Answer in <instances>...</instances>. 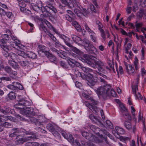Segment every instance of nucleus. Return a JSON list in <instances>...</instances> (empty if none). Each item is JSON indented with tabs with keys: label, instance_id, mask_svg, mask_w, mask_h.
I'll return each mask as SVG.
<instances>
[{
	"label": "nucleus",
	"instance_id": "1",
	"mask_svg": "<svg viewBox=\"0 0 146 146\" xmlns=\"http://www.w3.org/2000/svg\"><path fill=\"white\" fill-rule=\"evenodd\" d=\"M96 74L100 76L98 77V79L102 84L104 86L98 88L95 90L99 97H102L103 99H105L110 95V91L111 86L108 84L106 80H108V78L105 75L97 71H96Z\"/></svg>",
	"mask_w": 146,
	"mask_h": 146
},
{
	"label": "nucleus",
	"instance_id": "2",
	"mask_svg": "<svg viewBox=\"0 0 146 146\" xmlns=\"http://www.w3.org/2000/svg\"><path fill=\"white\" fill-rule=\"evenodd\" d=\"M84 62L88 65L94 68H98V71L101 72L103 71L104 68V63L100 60H96V58L91 55L85 54L83 55Z\"/></svg>",
	"mask_w": 146,
	"mask_h": 146
},
{
	"label": "nucleus",
	"instance_id": "3",
	"mask_svg": "<svg viewBox=\"0 0 146 146\" xmlns=\"http://www.w3.org/2000/svg\"><path fill=\"white\" fill-rule=\"evenodd\" d=\"M53 2L48 1L46 2V5L44 8L45 10L44 11H42V13L44 15L45 14V12H46L45 15V16H48V13H49L50 15H51V13L50 12V10L52 11L54 13H56L57 12V10L53 5Z\"/></svg>",
	"mask_w": 146,
	"mask_h": 146
},
{
	"label": "nucleus",
	"instance_id": "4",
	"mask_svg": "<svg viewBox=\"0 0 146 146\" xmlns=\"http://www.w3.org/2000/svg\"><path fill=\"white\" fill-rule=\"evenodd\" d=\"M10 39L9 36L7 35L4 34L2 35V39L0 40V46L2 49L10 48V46L7 45L10 41Z\"/></svg>",
	"mask_w": 146,
	"mask_h": 146
},
{
	"label": "nucleus",
	"instance_id": "5",
	"mask_svg": "<svg viewBox=\"0 0 146 146\" xmlns=\"http://www.w3.org/2000/svg\"><path fill=\"white\" fill-rule=\"evenodd\" d=\"M23 129V131L24 133H25L26 135H31L30 136L25 137L26 142L28 141H32V140L36 139L35 133L31 131H27L25 129Z\"/></svg>",
	"mask_w": 146,
	"mask_h": 146
},
{
	"label": "nucleus",
	"instance_id": "6",
	"mask_svg": "<svg viewBox=\"0 0 146 146\" xmlns=\"http://www.w3.org/2000/svg\"><path fill=\"white\" fill-rule=\"evenodd\" d=\"M24 111V114L27 116L30 117L31 116H36L37 113L35 112V110L33 108L31 107H26Z\"/></svg>",
	"mask_w": 146,
	"mask_h": 146
},
{
	"label": "nucleus",
	"instance_id": "7",
	"mask_svg": "<svg viewBox=\"0 0 146 146\" xmlns=\"http://www.w3.org/2000/svg\"><path fill=\"white\" fill-rule=\"evenodd\" d=\"M21 44L20 43V42L19 40H17V41L16 42H11L10 43H8V44L7 45H8L10 48L8 49V48L5 49L4 48H3V50H10L12 49V47H13L14 48H20L21 46Z\"/></svg>",
	"mask_w": 146,
	"mask_h": 146
},
{
	"label": "nucleus",
	"instance_id": "8",
	"mask_svg": "<svg viewBox=\"0 0 146 146\" xmlns=\"http://www.w3.org/2000/svg\"><path fill=\"white\" fill-rule=\"evenodd\" d=\"M60 37L63 40L64 42L66 43V44L68 46L71 47V50L69 49L68 50V52L72 56H73V53L72 51H73V48L72 45L70 44L69 38L65 36L64 35H61Z\"/></svg>",
	"mask_w": 146,
	"mask_h": 146
},
{
	"label": "nucleus",
	"instance_id": "9",
	"mask_svg": "<svg viewBox=\"0 0 146 146\" xmlns=\"http://www.w3.org/2000/svg\"><path fill=\"white\" fill-rule=\"evenodd\" d=\"M30 104V103L27 101L25 100H20L19 101L17 105L21 106H23V107L22 108L17 106L16 107L17 108L19 109H21L22 108L25 109L26 107H27V106H29Z\"/></svg>",
	"mask_w": 146,
	"mask_h": 146
},
{
	"label": "nucleus",
	"instance_id": "10",
	"mask_svg": "<svg viewBox=\"0 0 146 146\" xmlns=\"http://www.w3.org/2000/svg\"><path fill=\"white\" fill-rule=\"evenodd\" d=\"M51 50L55 53L57 54L61 58L63 59L66 58V53L62 50H58L54 48H52L51 49Z\"/></svg>",
	"mask_w": 146,
	"mask_h": 146
},
{
	"label": "nucleus",
	"instance_id": "11",
	"mask_svg": "<svg viewBox=\"0 0 146 146\" xmlns=\"http://www.w3.org/2000/svg\"><path fill=\"white\" fill-rule=\"evenodd\" d=\"M138 84L134 85L132 87L133 93L134 94L136 98L139 100L142 99V96L139 92H138L137 94H136L137 91L138 90Z\"/></svg>",
	"mask_w": 146,
	"mask_h": 146
},
{
	"label": "nucleus",
	"instance_id": "12",
	"mask_svg": "<svg viewBox=\"0 0 146 146\" xmlns=\"http://www.w3.org/2000/svg\"><path fill=\"white\" fill-rule=\"evenodd\" d=\"M16 139L17 140L15 141V143L17 145H21L24 142H26L25 137L23 138L21 135H19L17 136Z\"/></svg>",
	"mask_w": 146,
	"mask_h": 146
},
{
	"label": "nucleus",
	"instance_id": "13",
	"mask_svg": "<svg viewBox=\"0 0 146 146\" xmlns=\"http://www.w3.org/2000/svg\"><path fill=\"white\" fill-rule=\"evenodd\" d=\"M126 69L127 73L131 75H134L135 73L134 67L131 65L128 64L126 66Z\"/></svg>",
	"mask_w": 146,
	"mask_h": 146
},
{
	"label": "nucleus",
	"instance_id": "14",
	"mask_svg": "<svg viewBox=\"0 0 146 146\" xmlns=\"http://www.w3.org/2000/svg\"><path fill=\"white\" fill-rule=\"evenodd\" d=\"M21 129L18 128H14L11 130V132L10 133L9 136L10 137H13L17 136L18 133L21 132Z\"/></svg>",
	"mask_w": 146,
	"mask_h": 146
},
{
	"label": "nucleus",
	"instance_id": "15",
	"mask_svg": "<svg viewBox=\"0 0 146 146\" xmlns=\"http://www.w3.org/2000/svg\"><path fill=\"white\" fill-rule=\"evenodd\" d=\"M87 139L90 141L96 143H100L102 142V140L99 139L98 137H95L94 135L91 133L90 134L89 136L87 137Z\"/></svg>",
	"mask_w": 146,
	"mask_h": 146
},
{
	"label": "nucleus",
	"instance_id": "16",
	"mask_svg": "<svg viewBox=\"0 0 146 146\" xmlns=\"http://www.w3.org/2000/svg\"><path fill=\"white\" fill-rule=\"evenodd\" d=\"M74 2V7H75L76 8L74 9V11L76 15L78 17H80L81 13L80 12V11L77 9V8L79 7L80 5V4L78 1H75Z\"/></svg>",
	"mask_w": 146,
	"mask_h": 146
},
{
	"label": "nucleus",
	"instance_id": "17",
	"mask_svg": "<svg viewBox=\"0 0 146 146\" xmlns=\"http://www.w3.org/2000/svg\"><path fill=\"white\" fill-rule=\"evenodd\" d=\"M67 12L69 14V15H66L65 17L66 20L70 22H71V24L73 25V22L72 21L73 16L72 15L73 13L70 10H68Z\"/></svg>",
	"mask_w": 146,
	"mask_h": 146
},
{
	"label": "nucleus",
	"instance_id": "18",
	"mask_svg": "<svg viewBox=\"0 0 146 146\" xmlns=\"http://www.w3.org/2000/svg\"><path fill=\"white\" fill-rule=\"evenodd\" d=\"M100 31L101 32V35L104 40H105L106 39V35H107V37L109 38L110 36V35L108 31V30H105L104 31L103 29H101Z\"/></svg>",
	"mask_w": 146,
	"mask_h": 146
},
{
	"label": "nucleus",
	"instance_id": "19",
	"mask_svg": "<svg viewBox=\"0 0 146 146\" xmlns=\"http://www.w3.org/2000/svg\"><path fill=\"white\" fill-rule=\"evenodd\" d=\"M11 111V109L7 106L2 107L0 106V112L4 114L9 113Z\"/></svg>",
	"mask_w": 146,
	"mask_h": 146
},
{
	"label": "nucleus",
	"instance_id": "20",
	"mask_svg": "<svg viewBox=\"0 0 146 146\" xmlns=\"http://www.w3.org/2000/svg\"><path fill=\"white\" fill-rule=\"evenodd\" d=\"M9 56L13 60H16L17 61H18V60H20L21 58V57L19 55L16 54L13 52L10 53Z\"/></svg>",
	"mask_w": 146,
	"mask_h": 146
},
{
	"label": "nucleus",
	"instance_id": "21",
	"mask_svg": "<svg viewBox=\"0 0 146 146\" xmlns=\"http://www.w3.org/2000/svg\"><path fill=\"white\" fill-rule=\"evenodd\" d=\"M29 119L32 122L35 123L36 125H40L42 124V122L40 120H38L33 116L30 117Z\"/></svg>",
	"mask_w": 146,
	"mask_h": 146
},
{
	"label": "nucleus",
	"instance_id": "22",
	"mask_svg": "<svg viewBox=\"0 0 146 146\" xmlns=\"http://www.w3.org/2000/svg\"><path fill=\"white\" fill-rule=\"evenodd\" d=\"M46 56L49 59L50 61L52 62H55L56 58L54 56L49 52H46Z\"/></svg>",
	"mask_w": 146,
	"mask_h": 146
},
{
	"label": "nucleus",
	"instance_id": "23",
	"mask_svg": "<svg viewBox=\"0 0 146 146\" xmlns=\"http://www.w3.org/2000/svg\"><path fill=\"white\" fill-rule=\"evenodd\" d=\"M27 58L28 57L32 59L36 58L37 56L36 54L33 52L28 51L27 52Z\"/></svg>",
	"mask_w": 146,
	"mask_h": 146
},
{
	"label": "nucleus",
	"instance_id": "24",
	"mask_svg": "<svg viewBox=\"0 0 146 146\" xmlns=\"http://www.w3.org/2000/svg\"><path fill=\"white\" fill-rule=\"evenodd\" d=\"M8 62L11 66L15 69L18 68L19 67V66L18 64L14 60L12 61L11 60H9Z\"/></svg>",
	"mask_w": 146,
	"mask_h": 146
},
{
	"label": "nucleus",
	"instance_id": "25",
	"mask_svg": "<svg viewBox=\"0 0 146 146\" xmlns=\"http://www.w3.org/2000/svg\"><path fill=\"white\" fill-rule=\"evenodd\" d=\"M18 62L20 65L23 67L28 66L30 64L29 61L27 60H21V59L20 60H18Z\"/></svg>",
	"mask_w": 146,
	"mask_h": 146
},
{
	"label": "nucleus",
	"instance_id": "26",
	"mask_svg": "<svg viewBox=\"0 0 146 146\" xmlns=\"http://www.w3.org/2000/svg\"><path fill=\"white\" fill-rule=\"evenodd\" d=\"M90 78L88 80V84L90 85L91 86L94 85L96 83V81L94 80L93 75L92 74H90Z\"/></svg>",
	"mask_w": 146,
	"mask_h": 146
},
{
	"label": "nucleus",
	"instance_id": "27",
	"mask_svg": "<svg viewBox=\"0 0 146 146\" xmlns=\"http://www.w3.org/2000/svg\"><path fill=\"white\" fill-rule=\"evenodd\" d=\"M12 84H14V86L16 88V90H17L18 89L20 90H23V86L18 82H13Z\"/></svg>",
	"mask_w": 146,
	"mask_h": 146
},
{
	"label": "nucleus",
	"instance_id": "28",
	"mask_svg": "<svg viewBox=\"0 0 146 146\" xmlns=\"http://www.w3.org/2000/svg\"><path fill=\"white\" fill-rule=\"evenodd\" d=\"M115 131L118 135L123 134L124 133V131L123 128L118 126L115 127Z\"/></svg>",
	"mask_w": 146,
	"mask_h": 146
},
{
	"label": "nucleus",
	"instance_id": "29",
	"mask_svg": "<svg viewBox=\"0 0 146 146\" xmlns=\"http://www.w3.org/2000/svg\"><path fill=\"white\" fill-rule=\"evenodd\" d=\"M74 27L78 32H80L82 31V28L81 26L76 21H74Z\"/></svg>",
	"mask_w": 146,
	"mask_h": 146
},
{
	"label": "nucleus",
	"instance_id": "30",
	"mask_svg": "<svg viewBox=\"0 0 146 146\" xmlns=\"http://www.w3.org/2000/svg\"><path fill=\"white\" fill-rule=\"evenodd\" d=\"M92 121L95 123L98 124L102 127L103 126V125L102 124L99 117H95Z\"/></svg>",
	"mask_w": 146,
	"mask_h": 146
},
{
	"label": "nucleus",
	"instance_id": "31",
	"mask_svg": "<svg viewBox=\"0 0 146 146\" xmlns=\"http://www.w3.org/2000/svg\"><path fill=\"white\" fill-rule=\"evenodd\" d=\"M82 70L85 72L88 73V76H90V74H91L89 72H91L92 71V70L89 68H86L85 67H82Z\"/></svg>",
	"mask_w": 146,
	"mask_h": 146
},
{
	"label": "nucleus",
	"instance_id": "32",
	"mask_svg": "<svg viewBox=\"0 0 146 146\" xmlns=\"http://www.w3.org/2000/svg\"><path fill=\"white\" fill-rule=\"evenodd\" d=\"M104 125H103V126ZM104 127L106 128H111L113 127L112 124L110 121L109 120H107L105 123Z\"/></svg>",
	"mask_w": 146,
	"mask_h": 146
},
{
	"label": "nucleus",
	"instance_id": "33",
	"mask_svg": "<svg viewBox=\"0 0 146 146\" xmlns=\"http://www.w3.org/2000/svg\"><path fill=\"white\" fill-rule=\"evenodd\" d=\"M38 47L39 49V50H38V52L40 53V52H41L44 53L46 55V52H48L45 50V46L43 45H39Z\"/></svg>",
	"mask_w": 146,
	"mask_h": 146
},
{
	"label": "nucleus",
	"instance_id": "34",
	"mask_svg": "<svg viewBox=\"0 0 146 146\" xmlns=\"http://www.w3.org/2000/svg\"><path fill=\"white\" fill-rule=\"evenodd\" d=\"M74 41L76 43H77L78 45H82L83 44V41L81 38L78 36H75L74 40Z\"/></svg>",
	"mask_w": 146,
	"mask_h": 146
},
{
	"label": "nucleus",
	"instance_id": "35",
	"mask_svg": "<svg viewBox=\"0 0 146 146\" xmlns=\"http://www.w3.org/2000/svg\"><path fill=\"white\" fill-rule=\"evenodd\" d=\"M8 97L10 100H14L16 98V94L13 92H11L8 94Z\"/></svg>",
	"mask_w": 146,
	"mask_h": 146
},
{
	"label": "nucleus",
	"instance_id": "36",
	"mask_svg": "<svg viewBox=\"0 0 146 146\" xmlns=\"http://www.w3.org/2000/svg\"><path fill=\"white\" fill-rule=\"evenodd\" d=\"M85 104V105L88 107V108L91 110L94 111V110L95 111H96V110L95 109L96 108H94L93 106L91 104H90V103H89L88 102L86 101L84 103Z\"/></svg>",
	"mask_w": 146,
	"mask_h": 146
},
{
	"label": "nucleus",
	"instance_id": "37",
	"mask_svg": "<svg viewBox=\"0 0 146 146\" xmlns=\"http://www.w3.org/2000/svg\"><path fill=\"white\" fill-rule=\"evenodd\" d=\"M92 48L89 51H91V53L95 55H97L98 54V52L97 49L93 45H92Z\"/></svg>",
	"mask_w": 146,
	"mask_h": 146
},
{
	"label": "nucleus",
	"instance_id": "38",
	"mask_svg": "<svg viewBox=\"0 0 146 146\" xmlns=\"http://www.w3.org/2000/svg\"><path fill=\"white\" fill-rule=\"evenodd\" d=\"M47 129L51 132H53L55 130L53 125L50 123L48 124L46 126Z\"/></svg>",
	"mask_w": 146,
	"mask_h": 146
},
{
	"label": "nucleus",
	"instance_id": "39",
	"mask_svg": "<svg viewBox=\"0 0 146 146\" xmlns=\"http://www.w3.org/2000/svg\"><path fill=\"white\" fill-rule=\"evenodd\" d=\"M138 60L137 57H135V60L134 62V64L135 67V70L137 71L139 69L138 67Z\"/></svg>",
	"mask_w": 146,
	"mask_h": 146
},
{
	"label": "nucleus",
	"instance_id": "40",
	"mask_svg": "<svg viewBox=\"0 0 146 146\" xmlns=\"http://www.w3.org/2000/svg\"><path fill=\"white\" fill-rule=\"evenodd\" d=\"M124 126L128 130H130L132 129V125L129 122L125 121L124 123Z\"/></svg>",
	"mask_w": 146,
	"mask_h": 146
},
{
	"label": "nucleus",
	"instance_id": "41",
	"mask_svg": "<svg viewBox=\"0 0 146 146\" xmlns=\"http://www.w3.org/2000/svg\"><path fill=\"white\" fill-rule=\"evenodd\" d=\"M119 107L120 110L121 112L124 113L127 111V110L123 104H119Z\"/></svg>",
	"mask_w": 146,
	"mask_h": 146
},
{
	"label": "nucleus",
	"instance_id": "42",
	"mask_svg": "<svg viewBox=\"0 0 146 146\" xmlns=\"http://www.w3.org/2000/svg\"><path fill=\"white\" fill-rule=\"evenodd\" d=\"M123 117L125 119L127 120H130L131 119V116L127 111L123 115Z\"/></svg>",
	"mask_w": 146,
	"mask_h": 146
},
{
	"label": "nucleus",
	"instance_id": "43",
	"mask_svg": "<svg viewBox=\"0 0 146 146\" xmlns=\"http://www.w3.org/2000/svg\"><path fill=\"white\" fill-rule=\"evenodd\" d=\"M2 124L3 127L7 128H10L11 127V125L10 123L5 122L2 123Z\"/></svg>",
	"mask_w": 146,
	"mask_h": 146
},
{
	"label": "nucleus",
	"instance_id": "44",
	"mask_svg": "<svg viewBox=\"0 0 146 146\" xmlns=\"http://www.w3.org/2000/svg\"><path fill=\"white\" fill-rule=\"evenodd\" d=\"M20 10L21 12L25 13L26 14H29V13L30 12V11L26 9L25 7L20 8Z\"/></svg>",
	"mask_w": 146,
	"mask_h": 146
},
{
	"label": "nucleus",
	"instance_id": "45",
	"mask_svg": "<svg viewBox=\"0 0 146 146\" xmlns=\"http://www.w3.org/2000/svg\"><path fill=\"white\" fill-rule=\"evenodd\" d=\"M100 133H101V132L103 133L106 135H107L111 139L112 138V136L110 134V133L108 132L106 130H101L100 131Z\"/></svg>",
	"mask_w": 146,
	"mask_h": 146
},
{
	"label": "nucleus",
	"instance_id": "46",
	"mask_svg": "<svg viewBox=\"0 0 146 146\" xmlns=\"http://www.w3.org/2000/svg\"><path fill=\"white\" fill-rule=\"evenodd\" d=\"M66 60L69 64V65L72 68V64H73V59H72L69 58L67 57L66 58Z\"/></svg>",
	"mask_w": 146,
	"mask_h": 146
},
{
	"label": "nucleus",
	"instance_id": "47",
	"mask_svg": "<svg viewBox=\"0 0 146 146\" xmlns=\"http://www.w3.org/2000/svg\"><path fill=\"white\" fill-rule=\"evenodd\" d=\"M39 29L41 31H43L45 33H46L47 30L44 25L42 24H41L40 25Z\"/></svg>",
	"mask_w": 146,
	"mask_h": 146
},
{
	"label": "nucleus",
	"instance_id": "48",
	"mask_svg": "<svg viewBox=\"0 0 146 146\" xmlns=\"http://www.w3.org/2000/svg\"><path fill=\"white\" fill-rule=\"evenodd\" d=\"M27 52L26 53H25L23 51H20L19 54H18L20 56L21 58V59L22 58V57H23L25 58H26L27 56Z\"/></svg>",
	"mask_w": 146,
	"mask_h": 146
},
{
	"label": "nucleus",
	"instance_id": "49",
	"mask_svg": "<svg viewBox=\"0 0 146 146\" xmlns=\"http://www.w3.org/2000/svg\"><path fill=\"white\" fill-rule=\"evenodd\" d=\"M4 70L8 73H11V71L12 69L10 67L8 66H6L4 67Z\"/></svg>",
	"mask_w": 146,
	"mask_h": 146
},
{
	"label": "nucleus",
	"instance_id": "50",
	"mask_svg": "<svg viewBox=\"0 0 146 146\" xmlns=\"http://www.w3.org/2000/svg\"><path fill=\"white\" fill-rule=\"evenodd\" d=\"M0 119L2 121H7V116L1 115L0 116Z\"/></svg>",
	"mask_w": 146,
	"mask_h": 146
},
{
	"label": "nucleus",
	"instance_id": "51",
	"mask_svg": "<svg viewBox=\"0 0 146 146\" xmlns=\"http://www.w3.org/2000/svg\"><path fill=\"white\" fill-rule=\"evenodd\" d=\"M95 33L94 34H91L90 35V38H91L92 40L94 42H96L97 41L95 35Z\"/></svg>",
	"mask_w": 146,
	"mask_h": 146
},
{
	"label": "nucleus",
	"instance_id": "52",
	"mask_svg": "<svg viewBox=\"0 0 146 146\" xmlns=\"http://www.w3.org/2000/svg\"><path fill=\"white\" fill-rule=\"evenodd\" d=\"M144 14V11L143 10H140L137 13V15L140 18L142 17L143 14Z\"/></svg>",
	"mask_w": 146,
	"mask_h": 146
},
{
	"label": "nucleus",
	"instance_id": "53",
	"mask_svg": "<svg viewBox=\"0 0 146 146\" xmlns=\"http://www.w3.org/2000/svg\"><path fill=\"white\" fill-rule=\"evenodd\" d=\"M68 138H66L68 141L70 143L73 144V137L72 135H69V137L68 136Z\"/></svg>",
	"mask_w": 146,
	"mask_h": 146
},
{
	"label": "nucleus",
	"instance_id": "54",
	"mask_svg": "<svg viewBox=\"0 0 146 146\" xmlns=\"http://www.w3.org/2000/svg\"><path fill=\"white\" fill-rule=\"evenodd\" d=\"M92 45H93L92 43L91 42L89 44L86 46L85 48L87 51H90V50L92 48Z\"/></svg>",
	"mask_w": 146,
	"mask_h": 146
},
{
	"label": "nucleus",
	"instance_id": "55",
	"mask_svg": "<svg viewBox=\"0 0 146 146\" xmlns=\"http://www.w3.org/2000/svg\"><path fill=\"white\" fill-rule=\"evenodd\" d=\"M53 131V132H51L53 135L56 137L59 138L60 136V134L59 133L56 131L55 130H54Z\"/></svg>",
	"mask_w": 146,
	"mask_h": 146
},
{
	"label": "nucleus",
	"instance_id": "56",
	"mask_svg": "<svg viewBox=\"0 0 146 146\" xmlns=\"http://www.w3.org/2000/svg\"><path fill=\"white\" fill-rule=\"evenodd\" d=\"M141 72L142 76L146 75V71L144 67H142L141 68Z\"/></svg>",
	"mask_w": 146,
	"mask_h": 146
},
{
	"label": "nucleus",
	"instance_id": "57",
	"mask_svg": "<svg viewBox=\"0 0 146 146\" xmlns=\"http://www.w3.org/2000/svg\"><path fill=\"white\" fill-rule=\"evenodd\" d=\"M89 100L92 102L94 104L97 105L98 104V102L96 101L93 97H90Z\"/></svg>",
	"mask_w": 146,
	"mask_h": 146
},
{
	"label": "nucleus",
	"instance_id": "58",
	"mask_svg": "<svg viewBox=\"0 0 146 146\" xmlns=\"http://www.w3.org/2000/svg\"><path fill=\"white\" fill-rule=\"evenodd\" d=\"M3 50L4 52H3V56L6 58L9 56V54L8 52V51L9 50Z\"/></svg>",
	"mask_w": 146,
	"mask_h": 146
},
{
	"label": "nucleus",
	"instance_id": "59",
	"mask_svg": "<svg viewBox=\"0 0 146 146\" xmlns=\"http://www.w3.org/2000/svg\"><path fill=\"white\" fill-rule=\"evenodd\" d=\"M90 12L89 9L86 10V9H84L83 11V15L85 16H87L89 14Z\"/></svg>",
	"mask_w": 146,
	"mask_h": 146
},
{
	"label": "nucleus",
	"instance_id": "60",
	"mask_svg": "<svg viewBox=\"0 0 146 146\" xmlns=\"http://www.w3.org/2000/svg\"><path fill=\"white\" fill-rule=\"evenodd\" d=\"M90 134L85 131H83L82 132V135L86 139H87V137L89 136Z\"/></svg>",
	"mask_w": 146,
	"mask_h": 146
},
{
	"label": "nucleus",
	"instance_id": "61",
	"mask_svg": "<svg viewBox=\"0 0 146 146\" xmlns=\"http://www.w3.org/2000/svg\"><path fill=\"white\" fill-rule=\"evenodd\" d=\"M8 88L13 90H16V88L14 86V84L9 85L7 86Z\"/></svg>",
	"mask_w": 146,
	"mask_h": 146
},
{
	"label": "nucleus",
	"instance_id": "62",
	"mask_svg": "<svg viewBox=\"0 0 146 146\" xmlns=\"http://www.w3.org/2000/svg\"><path fill=\"white\" fill-rule=\"evenodd\" d=\"M120 140L121 141H126L127 140H130V139L129 138L125 136H121L120 137Z\"/></svg>",
	"mask_w": 146,
	"mask_h": 146
},
{
	"label": "nucleus",
	"instance_id": "63",
	"mask_svg": "<svg viewBox=\"0 0 146 146\" xmlns=\"http://www.w3.org/2000/svg\"><path fill=\"white\" fill-rule=\"evenodd\" d=\"M74 52L79 55H80L81 53L80 50L74 47Z\"/></svg>",
	"mask_w": 146,
	"mask_h": 146
},
{
	"label": "nucleus",
	"instance_id": "64",
	"mask_svg": "<svg viewBox=\"0 0 146 146\" xmlns=\"http://www.w3.org/2000/svg\"><path fill=\"white\" fill-rule=\"evenodd\" d=\"M48 36L53 40L54 41H56V38L54 36L50 33H48Z\"/></svg>",
	"mask_w": 146,
	"mask_h": 146
}]
</instances>
